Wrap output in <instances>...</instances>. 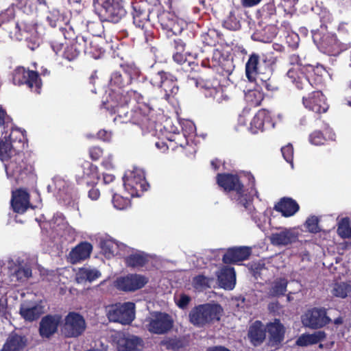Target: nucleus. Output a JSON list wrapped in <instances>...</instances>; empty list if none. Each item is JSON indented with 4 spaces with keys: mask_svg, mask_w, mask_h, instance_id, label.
Segmentation results:
<instances>
[{
    "mask_svg": "<svg viewBox=\"0 0 351 351\" xmlns=\"http://www.w3.org/2000/svg\"><path fill=\"white\" fill-rule=\"evenodd\" d=\"M269 239L270 243L274 246H287L298 241V232L294 229L282 228L272 233Z\"/></svg>",
    "mask_w": 351,
    "mask_h": 351,
    "instance_id": "dca6fc26",
    "label": "nucleus"
},
{
    "mask_svg": "<svg viewBox=\"0 0 351 351\" xmlns=\"http://www.w3.org/2000/svg\"><path fill=\"white\" fill-rule=\"evenodd\" d=\"M87 324L84 317L77 312H69L61 326L62 335L66 338H77L86 331Z\"/></svg>",
    "mask_w": 351,
    "mask_h": 351,
    "instance_id": "20e7f679",
    "label": "nucleus"
},
{
    "mask_svg": "<svg viewBox=\"0 0 351 351\" xmlns=\"http://www.w3.org/2000/svg\"><path fill=\"white\" fill-rule=\"evenodd\" d=\"M93 246L88 242H82L72 249L69 253V258L73 263H77L90 256Z\"/></svg>",
    "mask_w": 351,
    "mask_h": 351,
    "instance_id": "7c9ffc66",
    "label": "nucleus"
},
{
    "mask_svg": "<svg viewBox=\"0 0 351 351\" xmlns=\"http://www.w3.org/2000/svg\"><path fill=\"white\" fill-rule=\"evenodd\" d=\"M219 285L228 290L234 289L236 284V274L233 267H224L217 273Z\"/></svg>",
    "mask_w": 351,
    "mask_h": 351,
    "instance_id": "cd10ccee",
    "label": "nucleus"
},
{
    "mask_svg": "<svg viewBox=\"0 0 351 351\" xmlns=\"http://www.w3.org/2000/svg\"><path fill=\"white\" fill-rule=\"evenodd\" d=\"M25 159L23 153H17L5 165L8 178L13 179L16 183L23 180L32 171V166Z\"/></svg>",
    "mask_w": 351,
    "mask_h": 351,
    "instance_id": "423d86ee",
    "label": "nucleus"
},
{
    "mask_svg": "<svg viewBox=\"0 0 351 351\" xmlns=\"http://www.w3.org/2000/svg\"><path fill=\"white\" fill-rule=\"evenodd\" d=\"M134 24L142 29L145 28V25L147 24L150 10L145 3H134L132 5Z\"/></svg>",
    "mask_w": 351,
    "mask_h": 351,
    "instance_id": "393cba45",
    "label": "nucleus"
},
{
    "mask_svg": "<svg viewBox=\"0 0 351 351\" xmlns=\"http://www.w3.org/2000/svg\"><path fill=\"white\" fill-rule=\"evenodd\" d=\"M61 316L57 314L44 316L39 324V334L43 338L49 339L57 332Z\"/></svg>",
    "mask_w": 351,
    "mask_h": 351,
    "instance_id": "6ab92c4d",
    "label": "nucleus"
},
{
    "mask_svg": "<svg viewBox=\"0 0 351 351\" xmlns=\"http://www.w3.org/2000/svg\"><path fill=\"white\" fill-rule=\"evenodd\" d=\"M89 154L93 160H97L102 156L103 150L99 147H93L89 150Z\"/></svg>",
    "mask_w": 351,
    "mask_h": 351,
    "instance_id": "052dcab7",
    "label": "nucleus"
},
{
    "mask_svg": "<svg viewBox=\"0 0 351 351\" xmlns=\"http://www.w3.org/2000/svg\"><path fill=\"white\" fill-rule=\"evenodd\" d=\"M143 339L137 336L126 334L119 337L117 341L119 351H141Z\"/></svg>",
    "mask_w": 351,
    "mask_h": 351,
    "instance_id": "4be33fe9",
    "label": "nucleus"
},
{
    "mask_svg": "<svg viewBox=\"0 0 351 351\" xmlns=\"http://www.w3.org/2000/svg\"><path fill=\"white\" fill-rule=\"evenodd\" d=\"M262 0H241V3L245 8L254 6L259 3Z\"/></svg>",
    "mask_w": 351,
    "mask_h": 351,
    "instance_id": "774afa93",
    "label": "nucleus"
},
{
    "mask_svg": "<svg viewBox=\"0 0 351 351\" xmlns=\"http://www.w3.org/2000/svg\"><path fill=\"white\" fill-rule=\"evenodd\" d=\"M29 343L28 336L21 331L11 332L0 351H25Z\"/></svg>",
    "mask_w": 351,
    "mask_h": 351,
    "instance_id": "4468645a",
    "label": "nucleus"
},
{
    "mask_svg": "<svg viewBox=\"0 0 351 351\" xmlns=\"http://www.w3.org/2000/svg\"><path fill=\"white\" fill-rule=\"evenodd\" d=\"M110 101L107 104H104L105 108L108 110H113L118 108L119 106L128 105L130 99L127 95H123L121 92H113L110 94Z\"/></svg>",
    "mask_w": 351,
    "mask_h": 351,
    "instance_id": "4c0bfd02",
    "label": "nucleus"
},
{
    "mask_svg": "<svg viewBox=\"0 0 351 351\" xmlns=\"http://www.w3.org/2000/svg\"><path fill=\"white\" fill-rule=\"evenodd\" d=\"M326 337L325 332L318 330L313 334H303L296 341L299 346H307L323 341Z\"/></svg>",
    "mask_w": 351,
    "mask_h": 351,
    "instance_id": "e433bc0d",
    "label": "nucleus"
},
{
    "mask_svg": "<svg viewBox=\"0 0 351 351\" xmlns=\"http://www.w3.org/2000/svg\"><path fill=\"white\" fill-rule=\"evenodd\" d=\"M266 331L269 335V343L271 347H277L284 340L285 327L279 319L267 324Z\"/></svg>",
    "mask_w": 351,
    "mask_h": 351,
    "instance_id": "5701e85b",
    "label": "nucleus"
},
{
    "mask_svg": "<svg viewBox=\"0 0 351 351\" xmlns=\"http://www.w3.org/2000/svg\"><path fill=\"white\" fill-rule=\"evenodd\" d=\"M251 250L247 247H238L229 249L223 256V262L226 264L235 263L248 258Z\"/></svg>",
    "mask_w": 351,
    "mask_h": 351,
    "instance_id": "bb28decb",
    "label": "nucleus"
},
{
    "mask_svg": "<svg viewBox=\"0 0 351 351\" xmlns=\"http://www.w3.org/2000/svg\"><path fill=\"white\" fill-rule=\"evenodd\" d=\"M150 83L164 91V97L169 99L170 97L176 95L178 92V86L176 78L170 73L160 70L152 71L150 73Z\"/></svg>",
    "mask_w": 351,
    "mask_h": 351,
    "instance_id": "39448f33",
    "label": "nucleus"
},
{
    "mask_svg": "<svg viewBox=\"0 0 351 351\" xmlns=\"http://www.w3.org/2000/svg\"><path fill=\"white\" fill-rule=\"evenodd\" d=\"M263 16L271 23L276 21V9L273 3H267L263 8Z\"/></svg>",
    "mask_w": 351,
    "mask_h": 351,
    "instance_id": "3c124183",
    "label": "nucleus"
},
{
    "mask_svg": "<svg viewBox=\"0 0 351 351\" xmlns=\"http://www.w3.org/2000/svg\"><path fill=\"white\" fill-rule=\"evenodd\" d=\"M32 276V269L29 267H18L12 273V278L16 281L23 282Z\"/></svg>",
    "mask_w": 351,
    "mask_h": 351,
    "instance_id": "49530a36",
    "label": "nucleus"
},
{
    "mask_svg": "<svg viewBox=\"0 0 351 351\" xmlns=\"http://www.w3.org/2000/svg\"><path fill=\"white\" fill-rule=\"evenodd\" d=\"M349 222L348 218H343L339 223L337 234L342 238H351V228Z\"/></svg>",
    "mask_w": 351,
    "mask_h": 351,
    "instance_id": "09e8293b",
    "label": "nucleus"
},
{
    "mask_svg": "<svg viewBox=\"0 0 351 351\" xmlns=\"http://www.w3.org/2000/svg\"><path fill=\"white\" fill-rule=\"evenodd\" d=\"M147 282V279L142 275L129 274L118 278L116 286L117 289L124 291H134L143 287Z\"/></svg>",
    "mask_w": 351,
    "mask_h": 351,
    "instance_id": "f3484780",
    "label": "nucleus"
},
{
    "mask_svg": "<svg viewBox=\"0 0 351 351\" xmlns=\"http://www.w3.org/2000/svg\"><path fill=\"white\" fill-rule=\"evenodd\" d=\"M158 21L162 27L167 30H173L175 26V20L169 12H164L158 16Z\"/></svg>",
    "mask_w": 351,
    "mask_h": 351,
    "instance_id": "8fccbe9b",
    "label": "nucleus"
},
{
    "mask_svg": "<svg viewBox=\"0 0 351 351\" xmlns=\"http://www.w3.org/2000/svg\"><path fill=\"white\" fill-rule=\"evenodd\" d=\"M88 45H90L91 42L88 38L83 36H77L75 41L65 48L63 57L69 61H72L77 58L82 51L86 53L88 51Z\"/></svg>",
    "mask_w": 351,
    "mask_h": 351,
    "instance_id": "aec40b11",
    "label": "nucleus"
},
{
    "mask_svg": "<svg viewBox=\"0 0 351 351\" xmlns=\"http://www.w3.org/2000/svg\"><path fill=\"white\" fill-rule=\"evenodd\" d=\"M275 210L282 213V216L288 217L295 215L299 210L298 204L290 197H283L275 206Z\"/></svg>",
    "mask_w": 351,
    "mask_h": 351,
    "instance_id": "2f4dec72",
    "label": "nucleus"
},
{
    "mask_svg": "<svg viewBox=\"0 0 351 351\" xmlns=\"http://www.w3.org/2000/svg\"><path fill=\"white\" fill-rule=\"evenodd\" d=\"M261 58L257 53H253L249 57L245 64V76L247 80L252 82L256 80V75L261 73L260 65Z\"/></svg>",
    "mask_w": 351,
    "mask_h": 351,
    "instance_id": "c85d7f7f",
    "label": "nucleus"
},
{
    "mask_svg": "<svg viewBox=\"0 0 351 351\" xmlns=\"http://www.w3.org/2000/svg\"><path fill=\"white\" fill-rule=\"evenodd\" d=\"M21 36L23 38H18V39H24L27 43V47L32 51H34L38 48L42 42L40 35L34 27H29L27 29H25L23 31Z\"/></svg>",
    "mask_w": 351,
    "mask_h": 351,
    "instance_id": "72a5a7b5",
    "label": "nucleus"
},
{
    "mask_svg": "<svg viewBox=\"0 0 351 351\" xmlns=\"http://www.w3.org/2000/svg\"><path fill=\"white\" fill-rule=\"evenodd\" d=\"M161 344L167 350H178L181 348H184L186 346L184 339L181 337L169 338L162 341Z\"/></svg>",
    "mask_w": 351,
    "mask_h": 351,
    "instance_id": "c03bdc74",
    "label": "nucleus"
},
{
    "mask_svg": "<svg viewBox=\"0 0 351 351\" xmlns=\"http://www.w3.org/2000/svg\"><path fill=\"white\" fill-rule=\"evenodd\" d=\"M248 337L255 346L260 345L265 339L266 328L260 321H256L248 331Z\"/></svg>",
    "mask_w": 351,
    "mask_h": 351,
    "instance_id": "473e14b6",
    "label": "nucleus"
},
{
    "mask_svg": "<svg viewBox=\"0 0 351 351\" xmlns=\"http://www.w3.org/2000/svg\"><path fill=\"white\" fill-rule=\"evenodd\" d=\"M277 34V28L271 24L256 29L252 35V39L265 43H271Z\"/></svg>",
    "mask_w": 351,
    "mask_h": 351,
    "instance_id": "c756f323",
    "label": "nucleus"
},
{
    "mask_svg": "<svg viewBox=\"0 0 351 351\" xmlns=\"http://www.w3.org/2000/svg\"><path fill=\"white\" fill-rule=\"evenodd\" d=\"M101 276V272L95 268L83 267L80 269L77 274L78 282L88 281L93 282Z\"/></svg>",
    "mask_w": 351,
    "mask_h": 351,
    "instance_id": "a19ab883",
    "label": "nucleus"
},
{
    "mask_svg": "<svg viewBox=\"0 0 351 351\" xmlns=\"http://www.w3.org/2000/svg\"><path fill=\"white\" fill-rule=\"evenodd\" d=\"M134 307L135 305L132 302L112 305L108 310V318L110 322L129 324L135 317Z\"/></svg>",
    "mask_w": 351,
    "mask_h": 351,
    "instance_id": "6e6552de",
    "label": "nucleus"
},
{
    "mask_svg": "<svg viewBox=\"0 0 351 351\" xmlns=\"http://www.w3.org/2000/svg\"><path fill=\"white\" fill-rule=\"evenodd\" d=\"M304 90L306 91V90ZM308 93H309L308 96L302 97V102L305 108L318 114L326 112L328 105L326 104V98L322 93L313 90V88Z\"/></svg>",
    "mask_w": 351,
    "mask_h": 351,
    "instance_id": "ddd939ff",
    "label": "nucleus"
},
{
    "mask_svg": "<svg viewBox=\"0 0 351 351\" xmlns=\"http://www.w3.org/2000/svg\"><path fill=\"white\" fill-rule=\"evenodd\" d=\"M88 196L91 200H97L100 196V192L95 186H93L88 192Z\"/></svg>",
    "mask_w": 351,
    "mask_h": 351,
    "instance_id": "0e129e2a",
    "label": "nucleus"
},
{
    "mask_svg": "<svg viewBox=\"0 0 351 351\" xmlns=\"http://www.w3.org/2000/svg\"><path fill=\"white\" fill-rule=\"evenodd\" d=\"M215 281L213 277H206L204 275H199L193 278V283L196 289H205L210 287Z\"/></svg>",
    "mask_w": 351,
    "mask_h": 351,
    "instance_id": "de8ad7c7",
    "label": "nucleus"
},
{
    "mask_svg": "<svg viewBox=\"0 0 351 351\" xmlns=\"http://www.w3.org/2000/svg\"><path fill=\"white\" fill-rule=\"evenodd\" d=\"M114 113H117V115L114 117V121L117 123H128L133 122L135 123L133 119L134 112L130 110L128 105L118 107V108L112 110Z\"/></svg>",
    "mask_w": 351,
    "mask_h": 351,
    "instance_id": "ea45409f",
    "label": "nucleus"
},
{
    "mask_svg": "<svg viewBox=\"0 0 351 351\" xmlns=\"http://www.w3.org/2000/svg\"><path fill=\"white\" fill-rule=\"evenodd\" d=\"M173 60L178 64H183L186 60V53H174L173 55Z\"/></svg>",
    "mask_w": 351,
    "mask_h": 351,
    "instance_id": "e2e57ef3",
    "label": "nucleus"
},
{
    "mask_svg": "<svg viewBox=\"0 0 351 351\" xmlns=\"http://www.w3.org/2000/svg\"><path fill=\"white\" fill-rule=\"evenodd\" d=\"M171 45L176 51V53H184L185 50V43L180 38L174 39Z\"/></svg>",
    "mask_w": 351,
    "mask_h": 351,
    "instance_id": "bf43d9fd",
    "label": "nucleus"
},
{
    "mask_svg": "<svg viewBox=\"0 0 351 351\" xmlns=\"http://www.w3.org/2000/svg\"><path fill=\"white\" fill-rule=\"evenodd\" d=\"M191 301V298L185 294H182L180 296L178 302H176L177 305L182 309H184Z\"/></svg>",
    "mask_w": 351,
    "mask_h": 351,
    "instance_id": "680f3d73",
    "label": "nucleus"
},
{
    "mask_svg": "<svg viewBox=\"0 0 351 351\" xmlns=\"http://www.w3.org/2000/svg\"><path fill=\"white\" fill-rule=\"evenodd\" d=\"M93 5L101 21L117 23L126 14L121 0H93Z\"/></svg>",
    "mask_w": 351,
    "mask_h": 351,
    "instance_id": "f03ea898",
    "label": "nucleus"
},
{
    "mask_svg": "<svg viewBox=\"0 0 351 351\" xmlns=\"http://www.w3.org/2000/svg\"><path fill=\"white\" fill-rule=\"evenodd\" d=\"M243 191L242 190L241 194L236 193L234 198H237V201L239 205L245 207L246 209H249L252 205V201L250 199L247 198V195H243Z\"/></svg>",
    "mask_w": 351,
    "mask_h": 351,
    "instance_id": "6e6d98bb",
    "label": "nucleus"
},
{
    "mask_svg": "<svg viewBox=\"0 0 351 351\" xmlns=\"http://www.w3.org/2000/svg\"><path fill=\"white\" fill-rule=\"evenodd\" d=\"M332 292L335 297L346 298L351 292V286L346 282L335 283Z\"/></svg>",
    "mask_w": 351,
    "mask_h": 351,
    "instance_id": "a18cd8bd",
    "label": "nucleus"
},
{
    "mask_svg": "<svg viewBox=\"0 0 351 351\" xmlns=\"http://www.w3.org/2000/svg\"><path fill=\"white\" fill-rule=\"evenodd\" d=\"M173 326V319L166 313L154 312L148 320L147 328L151 333L164 335L171 330Z\"/></svg>",
    "mask_w": 351,
    "mask_h": 351,
    "instance_id": "1a4fd4ad",
    "label": "nucleus"
},
{
    "mask_svg": "<svg viewBox=\"0 0 351 351\" xmlns=\"http://www.w3.org/2000/svg\"><path fill=\"white\" fill-rule=\"evenodd\" d=\"M64 44L61 41L52 40L51 42V47L53 51L58 54L62 49Z\"/></svg>",
    "mask_w": 351,
    "mask_h": 351,
    "instance_id": "69168bd1",
    "label": "nucleus"
},
{
    "mask_svg": "<svg viewBox=\"0 0 351 351\" xmlns=\"http://www.w3.org/2000/svg\"><path fill=\"white\" fill-rule=\"evenodd\" d=\"M310 141L312 144L319 145L324 143V138L319 131H315L310 135Z\"/></svg>",
    "mask_w": 351,
    "mask_h": 351,
    "instance_id": "4d7b16f0",
    "label": "nucleus"
},
{
    "mask_svg": "<svg viewBox=\"0 0 351 351\" xmlns=\"http://www.w3.org/2000/svg\"><path fill=\"white\" fill-rule=\"evenodd\" d=\"M217 182L219 186L225 191H233L237 194H241L243 188V185L239 181L238 176L232 174L219 173L217 176Z\"/></svg>",
    "mask_w": 351,
    "mask_h": 351,
    "instance_id": "b1692460",
    "label": "nucleus"
},
{
    "mask_svg": "<svg viewBox=\"0 0 351 351\" xmlns=\"http://www.w3.org/2000/svg\"><path fill=\"white\" fill-rule=\"evenodd\" d=\"M288 280L285 278H276L269 285L267 295L270 298H280L285 295Z\"/></svg>",
    "mask_w": 351,
    "mask_h": 351,
    "instance_id": "c9c22d12",
    "label": "nucleus"
},
{
    "mask_svg": "<svg viewBox=\"0 0 351 351\" xmlns=\"http://www.w3.org/2000/svg\"><path fill=\"white\" fill-rule=\"evenodd\" d=\"M138 71L130 66H121L120 69L114 71L110 76V86L122 89L131 84L134 76H136Z\"/></svg>",
    "mask_w": 351,
    "mask_h": 351,
    "instance_id": "9b49d317",
    "label": "nucleus"
},
{
    "mask_svg": "<svg viewBox=\"0 0 351 351\" xmlns=\"http://www.w3.org/2000/svg\"><path fill=\"white\" fill-rule=\"evenodd\" d=\"M330 322L331 319L327 316L325 308H313L302 316V323L304 326L311 329L321 328Z\"/></svg>",
    "mask_w": 351,
    "mask_h": 351,
    "instance_id": "9d476101",
    "label": "nucleus"
},
{
    "mask_svg": "<svg viewBox=\"0 0 351 351\" xmlns=\"http://www.w3.org/2000/svg\"><path fill=\"white\" fill-rule=\"evenodd\" d=\"M223 310L218 304L206 303L193 307L189 313L191 324L204 328L220 320Z\"/></svg>",
    "mask_w": 351,
    "mask_h": 351,
    "instance_id": "f257e3e1",
    "label": "nucleus"
},
{
    "mask_svg": "<svg viewBox=\"0 0 351 351\" xmlns=\"http://www.w3.org/2000/svg\"><path fill=\"white\" fill-rule=\"evenodd\" d=\"M11 206L14 212L23 213L29 206V195L24 190L19 189L12 192Z\"/></svg>",
    "mask_w": 351,
    "mask_h": 351,
    "instance_id": "a878e982",
    "label": "nucleus"
},
{
    "mask_svg": "<svg viewBox=\"0 0 351 351\" xmlns=\"http://www.w3.org/2000/svg\"><path fill=\"white\" fill-rule=\"evenodd\" d=\"M281 152L284 159L291 165V167H293V147L291 143L282 147L281 148Z\"/></svg>",
    "mask_w": 351,
    "mask_h": 351,
    "instance_id": "864d4df0",
    "label": "nucleus"
},
{
    "mask_svg": "<svg viewBox=\"0 0 351 351\" xmlns=\"http://www.w3.org/2000/svg\"><path fill=\"white\" fill-rule=\"evenodd\" d=\"M147 262V258L144 253L137 252L130 254L125 258V263L128 267H143Z\"/></svg>",
    "mask_w": 351,
    "mask_h": 351,
    "instance_id": "37998d69",
    "label": "nucleus"
},
{
    "mask_svg": "<svg viewBox=\"0 0 351 351\" xmlns=\"http://www.w3.org/2000/svg\"><path fill=\"white\" fill-rule=\"evenodd\" d=\"M266 116V111L265 110L259 111L252 119L250 130L252 134H256L258 130L263 131V128L265 124L266 121L264 120V118Z\"/></svg>",
    "mask_w": 351,
    "mask_h": 351,
    "instance_id": "79ce46f5",
    "label": "nucleus"
},
{
    "mask_svg": "<svg viewBox=\"0 0 351 351\" xmlns=\"http://www.w3.org/2000/svg\"><path fill=\"white\" fill-rule=\"evenodd\" d=\"M187 82L190 85L194 84L196 87H201L206 89H209L210 88V85L208 84V83L204 82L202 79L189 77Z\"/></svg>",
    "mask_w": 351,
    "mask_h": 351,
    "instance_id": "13d9d810",
    "label": "nucleus"
},
{
    "mask_svg": "<svg viewBox=\"0 0 351 351\" xmlns=\"http://www.w3.org/2000/svg\"><path fill=\"white\" fill-rule=\"evenodd\" d=\"M318 223V217L316 216H311L306 219L304 226L308 232L311 233H317L321 230Z\"/></svg>",
    "mask_w": 351,
    "mask_h": 351,
    "instance_id": "603ef678",
    "label": "nucleus"
},
{
    "mask_svg": "<svg viewBox=\"0 0 351 351\" xmlns=\"http://www.w3.org/2000/svg\"><path fill=\"white\" fill-rule=\"evenodd\" d=\"M97 137L104 141H109L111 138V133L106 130H100L97 133Z\"/></svg>",
    "mask_w": 351,
    "mask_h": 351,
    "instance_id": "338daca9",
    "label": "nucleus"
},
{
    "mask_svg": "<svg viewBox=\"0 0 351 351\" xmlns=\"http://www.w3.org/2000/svg\"><path fill=\"white\" fill-rule=\"evenodd\" d=\"M100 247L105 254L106 256L110 257L118 253V250H126L129 251L130 248L122 243L116 242L112 239H103L100 241Z\"/></svg>",
    "mask_w": 351,
    "mask_h": 351,
    "instance_id": "f704fd0d",
    "label": "nucleus"
},
{
    "mask_svg": "<svg viewBox=\"0 0 351 351\" xmlns=\"http://www.w3.org/2000/svg\"><path fill=\"white\" fill-rule=\"evenodd\" d=\"M45 306L41 301H27L21 304L20 314L27 322L38 319L45 313Z\"/></svg>",
    "mask_w": 351,
    "mask_h": 351,
    "instance_id": "a211bd4d",
    "label": "nucleus"
},
{
    "mask_svg": "<svg viewBox=\"0 0 351 351\" xmlns=\"http://www.w3.org/2000/svg\"><path fill=\"white\" fill-rule=\"evenodd\" d=\"M37 1L40 6L46 8L45 19L47 23L51 27H58L60 31H62V25L66 23L64 13L55 8L51 3L47 2V0H37Z\"/></svg>",
    "mask_w": 351,
    "mask_h": 351,
    "instance_id": "f8f14e48",
    "label": "nucleus"
},
{
    "mask_svg": "<svg viewBox=\"0 0 351 351\" xmlns=\"http://www.w3.org/2000/svg\"><path fill=\"white\" fill-rule=\"evenodd\" d=\"M312 38L315 43L320 45L328 53H338L340 50L341 43L336 36L332 33L324 34L320 30H312Z\"/></svg>",
    "mask_w": 351,
    "mask_h": 351,
    "instance_id": "2eb2a0df",
    "label": "nucleus"
},
{
    "mask_svg": "<svg viewBox=\"0 0 351 351\" xmlns=\"http://www.w3.org/2000/svg\"><path fill=\"white\" fill-rule=\"evenodd\" d=\"M289 62L292 67L288 70L287 75L291 82L300 90H311L313 86L306 75L313 71V66L311 64H302L299 56L296 54L289 56Z\"/></svg>",
    "mask_w": 351,
    "mask_h": 351,
    "instance_id": "7ed1b4c3",
    "label": "nucleus"
},
{
    "mask_svg": "<svg viewBox=\"0 0 351 351\" xmlns=\"http://www.w3.org/2000/svg\"><path fill=\"white\" fill-rule=\"evenodd\" d=\"M112 204L116 208L122 210L127 206L128 199L117 194H114L112 196Z\"/></svg>",
    "mask_w": 351,
    "mask_h": 351,
    "instance_id": "5fc2aeb1",
    "label": "nucleus"
},
{
    "mask_svg": "<svg viewBox=\"0 0 351 351\" xmlns=\"http://www.w3.org/2000/svg\"><path fill=\"white\" fill-rule=\"evenodd\" d=\"M12 75L14 84L20 86L25 84L36 93H40L42 83L37 72L18 66L13 71Z\"/></svg>",
    "mask_w": 351,
    "mask_h": 351,
    "instance_id": "0eeeda50",
    "label": "nucleus"
},
{
    "mask_svg": "<svg viewBox=\"0 0 351 351\" xmlns=\"http://www.w3.org/2000/svg\"><path fill=\"white\" fill-rule=\"evenodd\" d=\"M14 154H17L16 150L14 149L10 135L4 136L3 138H0V159L2 161L11 159Z\"/></svg>",
    "mask_w": 351,
    "mask_h": 351,
    "instance_id": "58836bf2",
    "label": "nucleus"
},
{
    "mask_svg": "<svg viewBox=\"0 0 351 351\" xmlns=\"http://www.w3.org/2000/svg\"><path fill=\"white\" fill-rule=\"evenodd\" d=\"M123 180L125 189L130 191L132 195L136 193L138 196V191H145L149 186L143 175L136 176L134 172L131 173L130 176H124Z\"/></svg>",
    "mask_w": 351,
    "mask_h": 351,
    "instance_id": "412c9836",
    "label": "nucleus"
}]
</instances>
